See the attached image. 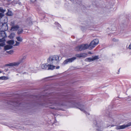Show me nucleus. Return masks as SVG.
I'll use <instances>...</instances> for the list:
<instances>
[{
  "label": "nucleus",
  "instance_id": "f257e3e1",
  "mask_svg": "<svg viewBox=\"0 0 131 131\" xmlns=\"http://www.w3.org/2000/svg\"><path fill=\"white\" fill-rule=\"evenodd\" d=\"M59 60V57L58 56H51L47 59L48 63L52 64H57Z\"/></svg>",
  "mask_w": 131,
  "mask_h": 131
},
{
  "label": "nucleus",
  "instance_id": "f03ea898",
  "mask_svg": "<svg viewBox=\"0 0 131 131\" xmlns=\"http://www.w3.org/2000/svg\"><path fill=\"white\" fill-rule=\"evenodd\" d=\"M88 48L89 49V45L85 44L78 46L75 48V49L77 51H81L85 50Z\"/></svg>",
  "mask_w": 131,
  "mask_h": 131
},
{
  "label": "nucleus",
  "instance_id": "7ed1b4c3",
  "mask_svg": "<svg viewBox=\"0 0 131 131\" xmlns=\"http://www.w3.org/2000/svg\"><path fill=\"white\" fill-rule=\"evenodd\" d=\"M99 41L98 39H94L92 41L89 46V49H91L94 47L99 43Z\"/></svg>",
  "mask_w": 131,
  "mask_h": 131
},
{
  "label": "nucleus",
  "instance_id": "20e7f679",
  "mask_svg": "<svg viewBox=\"0 0 131 131\" xmlns=\"http://www.w3.org/2000/svg\"><path fill=\"white\" fill-rule=\"evenodd\" d=\"M94 125L96 127L97 130H102L103 129V127L101 126L102 123L101 122H97L95 121L94 123Z\"/></svg>",
  "mask_w": 131,
  "mask_h": 131
},
{
  "label": "nucleus",
  "instance_id": "39448f33",
  "mask_svg": "<svg viewBox=\"0 0 131 131\" xmlns=\"http://www.w3.org/2000/svg\"><path fill=\"white\" fill-rule=\"evenodd\" d=\"M49 106L53 105L55 106H59L60 104L58 103L55 100H49L48 103Z\"/></svg>",
  "mask_w": 131,
  "mask_h": 131
},
{
  "label": "nucleus",
  "instance_id": "423d86ee",
  "mask_svg": "<svg viewBox=\"0 0 131 131\" xmlns=\"http://www.w3.org/2000/svg\"><path fill=\"white\" fill-rule=\"evenodd\" d=\"M130 126H131V122H129L126 125L124 124L122 125L118 126L116 127V129L117 130L123 129Z\"/></svg>",
  "mask_w": 131,
  "mask_h": 131
},
{
  "label": "nucleus",
  "instance_id": "0eeeda50",
  "mask_svg": "<svg viewBox=\"0 0 131 131\" xmlns=\"http://www.w3.org/2000/svg\"><path fill=\"white\" fill-rule=\"evenodd\" d=\"M6 36V35L4 31L0 32V42H3L4 40L5 41V38Z\"/></svg>",
  "mask_w": 131,
  "mask_h": 131
},
{
  "label": "nucleus",
  "instance_id": "6e6552de",
  "mask_svg": "<svg viewBox=\"0 0 131 131\" xmlns=\"http://www.w3.org/2000/svg\"><path fill=\"white\" fill-rule=\"evenodd\" d=\"M76 59L75 57H73L71 58L65 60L63 62V63L64 64H67L68 63L72 62Z\"/></svg>",
  "mask_w": 131,
  "mask_h": 131
},
{
  "label": "nucleus",
  "instance_id": "1a4fd4ad",
  "mask_svg": "<svg viewBox=\"0 0 131 131\" xmlns=\"http://www.w3.org/2000/svg\"><path fill=\"white\" fill-rule=\"evenodd\" d=\"M98 59V56H95L93 57L92 58H87L85 60V61H86L90 62Z\"/></svg>",
  "mask_w": 131,
  "mask_h": 131
},
{
  "label": "nucleus",
  "instance_id": "9d476101",
  "mask_svg": "<svg viewBox=\"0 0 131 131\" xmlns=\"http://www.w3.org/2000/svg\"><path fill=\"white\" fill-rule=\"evenodd\" d=\"M78 108L80 110L84 112L86 115H87V114L89 115L90 114L89 113H87L84 111V108H85V106L84 105L82 104L80 105H79Z\"/></svg>",
  "mask_w": 131,
  "mask_h": 131
},
{
  "label": "nucleus",
  "instance_id": "9b49d317",
  "mask_svg": "<svg viewBox=\"0 0 131 131\" xmlns=\"http://www.w3.org/2000/svg\"><path fill=\"white\" fill-rule=\"evenodd\" d=\"M21 61H20L19 60L18 61L16 62H14L13 63H10L8 64L9 66H18L19 65L21 62Z\"/></svg>",
  "mask_w": 131,
  "mask_h": 131
},
{
  "label": "nucleus",
  "instance_id": "f8f14e48",
  "mask_svg": "<svg viewBox=\"0 0 131 131\" xmlns=\"http://www.w3.org/2000/svg\"><path fill=\"white\" fill-rule=\"evenodd\" d=\"M88 56V54L86 53H82L80 54H77L76 55V57L79 58H85Z\"/></svg>",
  "mask_w": 131,
  "mask_h": 131
},
{
  "label": "nucleus",
  "instance_id": "ddd939ff",
  "mask_svg": "<svg viewBox=\"0 0 131 131\" xmlns=\"http://www.w3.org/2000/svg\"><path fill=\"white\" fill-rule=\"evenodd\" d=\"M20 102H17L16 101H14V102H12L10 104L13 105L15 106H20ZM10 104V103H9Z\"/></svg>",
  "mask_w": 131,
  "mask_h": 131
},
{
  "label": "nucleus",
  "instance_id": "4468645a",
  "mask_svg": "<svg viewBox=\"0 0 131 131\" xmlns=\"http://www.w3.org/2000/svg\"><path fill=\"white\" fill-rule=\"evenodd\" d=\"M19 28V27L18 25H16L15 26H13V27H12L10 30L13 31H16L18 30Z\"/></svg>",
  "mask_w": 131,
  "mask_h": 131
},
{
  "label": "nucleus",
  "instance_id": "2eb2a0df",
  "mask_svg": "<svg viewBox=\"0 0 131 131\" xmlns=\"http://www.w3.org/2000/svg\"><path fill=\"white\" fill-rule=\"evenodd\" d=\"M48 63L43 64L41 66V67L42 69L48 70Z\"/></svg>",
  "mask_w": 131,
  "mask_h": 131
},
{
  "label": "nucleus",
  "instance_id": "dca6fc26",
  "mask_svg": "<svg viewBox=\"0 0 131 131\" xmlns=\"http://www.w3.org/2000/svg\"><path fill=\"white\" fill-rule=\"evenodd\" d=\"M51 64H48V70H53L54 69L55 66L52 65H51Z\"/></svg>",
  "mask_w": 131,
  "mask_h": 131
},
{
  "label": "nucleus",
  "instance_id": "f3484780",
  "mask_svg": "<svg viewBox=\"0 0 131 131\" xmlns=\"http://www.w3.org/2000/svg\"><path fill=\"white\" fill-rule=\"evenodd\" d=\"M12 47L13 46H12L10 45H7L5 46L4 48L6 50H8L11 49Z\"/></svg>",
  "mask_w": 131,
  "mask_h": 131
},
{
  "label": "nucleus",
  "instance_id": "a211bd4d",
  "mask_svg": "<svg viewBox=\"0 0 131 131\" xmlns=\"http://www.w3.org/2000/svg\"><path fill=\"white\" fill-rule=\"evenodd\" d=\"M7 43L9 45H13L14 42V40H10L7 41Z\"/></svg>",
  "mask_w": 131,
  "mask_h": 131
},
{
  "label": "nucleus",
  "instance_id": "6ab92c4d",
  "mask_svg": "<svg viewBox=\"0 0 131 131\" xmlns=\"http://www.w3.org/2000/svg\"><path fill=\"white\" fill-rule=\"evenodd\" d=\"M13 13L10 10H8V12L6 13V15H7L11 16L13 15Z\"/></svg>",
  "mask_w": 131,
  "mask_h": 131
},
{
  "label": "nucleus",
  "instance_id": "aec40b11",
  "mask_svg": "<svg viewBox=\"0 0 131 131\" xmlns=\"http://www.w3.org/2000/svg\"><path fill=\"white\" fill-rule=\"evenodd\" d=\"M15 36V34L14 33H11L9 36V37L10 39L13 38Z\"/></svg>",
  "mask_w": 131,
  "mask_h": 131
},
{
  "label": "nucleus",
  "instance_id": "412c9836",
  "mask_svg": "<svg viewBox=\"0 0 131 131\" xmlns=\"http://www.w3.org/2000/svg\"><path fill=\"white\" fill-rule=\"evenodd\" d=\"M17 40L19 41L22 42L23 40V39L20 37H16Z\"/></svg>",
  "mask_w": 131,
  "mask_h": 131
},
{
  "label": "nucleus",
  "instance_id": "4be33fe9",
  "mask_svg": "<svg viewBox=\"0 0 131 131\" xmlns=\"http://www.w3.org/2000/svg\"><path fill=\"white\" fill-rule=\"evenodd\" d=\"M23 29H19L18 30V34H19L22 33L23 31Z\"/></svg>",
  "mask_w": 131,
  "mask_h": 131
},
{
  "label": "nucleus",
  "instance_id": "5701e85b",
  "mask_svg": "<svg viewBox=\"0 0 131 131\" xmlns=\"http://www.w3.org/2000/svg\"><path fill=\"white\" fill-rule=\"evenodd\" d=\"M7 79V78L5 77L4 76H2L0 77V80H6Z\"/></svg>",
  "mask_w": 131,
  "mask_h": 131
},
{
  "label": "nucleus",
  "instance_id": "b1692460",
  "mask_svg": "<svg viewBox=\"0 0 131 131\" xmlns=\"http://www.w3.org/2000/svg\"><path fill=\"white\" fill-rule=\"evenodd\" d=\"M36 8L37 10H41L40 7L38 5L36 6Z\"/></svg>",
  "mask_w": 131,
  "mask_h": 131
},
{
  "label": "nucleus",
  "instance_id": "393cba45",
  "mask_svg": "<svg viewBox=\"0 0 131 131\" xmlns=\"http://www.w3.org/2000/svg\"><path fill=\"white\" fill-rule=\"evenodd\" d=\"M5 11V10L3 9V8L2 7H0V12L4 13Z\"/></svg>",
  "mask_w": 131,
  "mask_h": 131
},
{
  "label": "nucleus",
  "instance_id": "a878e982",
  "mask_svg": "<svg viewBox=\"0 0 131 131\" xmlns=\"http://www.w3.org/2000/svg\"><path fill=\"white\" fill-rule=\"evenodd\" d=\"M26 57L25 56H24L21 58V59L19 60L20 61H21L22 62L23 61L26 59Z\"/></svg>",
  "mask_w": 131,
  "mask_h": 131
},
{
  "label": "nucleus",
  "instance_id": "bb28decb",
  "mask_svg": "<svg viewBox=\"0 0 131 131\" xmlns=\"http://www.w3.org/2000/svg\"><path fill=\"white\" fill-rule=\"evenodd\" d=\"M28 19V20H27V22L28 23H29V24H32V22L31 21V20H30L31 18H29Z\"/></svg>",
  "mask_w": 131,
  "mask_h": 131
},
{
  "label": "nucleus",
  "instance_id": "cd10ccee",
  "mask_svg": "<svg viewBox=\"0 0 131 131\" xmlns=\"http://www.w3.org/2000/svg\"><path fill=\"white\" fill-rule=\"evenodd\" d=\"M15 22L14 21H12L10 23V25L11 26H12V27H13V26H15Z\"/></svg>",
  "mask_w": 131,
  "mask_h": 131
},
{
  "label": "nucleus",
  "instance_id": "c85d7f7f",
  "mask_svg": "<svg viewBox=\"0 0 131 131\" xmlns=\"http://www.w3.org/2000/svg\"><path fill=\"white\" fill-rule=\"evenodd\" d=\"M55 24L56 25H57V27H60L61 26V25L57 22H56L55 23Z\"/></svg>",
  "mask_w": 131,
  "mask_h": 131
},
{
  "label": "nucleus",
  "instance_id": "c756f323",
  "mask_svg": "<svg viewBox=\"0 0 131 131\" xmlns=\"http://www.w3.org/2000/svg\"><path fill=\"white\" fill-rule=\"evenodd\" d=\"M16 44L14 45V46H18L20 43L19 42L16 41Z\"/></svg>",
  "mask_w": 131,
  "mask_h": 131
},
{
  "label": "nucleus",
  "instance_id": "7c9ffc66",
  "mask_svg": "<svg viewBox=\"0 0 131 131\" xmlns=\"http://www.w3.org/2000/svg\"><path fill=\"white\" fill-rule=\"evenodd\" d=\"M8 53L9 54H11L13 52V51L12 50H10L9 51H7Z\"/></svg>",
  "mask_w": 131,
  "mask_h": 131
},
{
  "label": "nucleus",
  "instance_id": "2f4dec72",
  "mask_svg": "<svg viewBox=\"0 0 131 131\" xmlns=\"http://www.w3.org/2000/svg\"><path fill=\"white\" fill-rule=\"evenodd\" d=\"M112 40L113 41L115 42L117 41H118V40L116 39L115 38L113 39Z\"/></svg>",
  "mask_w": 131,
  "mask_h": 131
},
{
  "label": "nucleus",
  "instance_id": "473e14b6",
  "mask_svg": "<svg viewBox=\"0 0 131 131\" xmlns=\"http://www.w3.org/2000/svg\"><path fill=\"white\" fill-rule=\"evenodd\" d=\"M4 45L5 43H0V46H3Z\"/></svg>",
  "mask_w": 131,
  "mask_h": 131
},
{
  "label": "nucleus",
  "instance_id": "72a5a7b5",
  "mask_svg": "<svg viewBox=\"0 0 131 131\" xmlns=\"http://www.w3.org/2000/svg\"><path fill=\"white\" fill-rule=\"evenodd\" d=\"M128 48L130 49H131V43H130V45H129L128 47Z\"/></svg>",
  "mask_w": 131,
  "mask_h": 131
},
{
  "label": "nucleus",
  "instance_id": "f704fd0d",
  "mask_svg": "<svg viewBox=\"0 0 131 131\" xmlns=\"http://www.w3.org/2000/svg\"><path fill=\"white\" fill-rule=\"evenodd\" d=\"M36 0H30V1L32 3H34L36 2Z\"/></svg>",
  "mask_w": 131,
  "mask_h": 131
},
{
  "label": "nucleus",
  "instance_id": "c9c22d12",
  "mask_svg": "<svg viewBox=\"0 0 131 131\" xmlns=\"http://www.w3.org/2000/svg\"><path fill=\"white\" fill-rule=\"evenodd\" d=\"M59 68H60V67L59 66H58L56 67V69H59Z\"/></svg>",
  "mask_w": 131,
  "mask_h": 131
},
{
  "label": "nucleus",
  "instance_id": "e433bc0d",
  "mask_svg": "<svg viewBox=\"0 0 131 131\" xmlns=\"http://www.w3.org/2000/svg\"><path fill=\"white\" fill-rule=\"evenodd\" d=\"M88 53L89 54H92V53L91 52H88Z\"/></svg>",
  "mask_w": 131,
  "mask_h": 131
},
{
  "label": "nucleus",
  "instance_id": "4c0bfd02",
  "mask_svg": "<svg viewBox=\"0 0 131 131\" xmlns=\"http://www.w3.org/2000/svg\"><path fill=\"white\" fill-rule=\"evenodd\" d=\"M2 17V14L1 13H0V17Z\"/></svg>",
  "mask_w": 131,
  "mask_h": 131
},
{
  "label": "nucleus",
  "instance_id": "58836bf2",
  "mask_svg": "<svg viewBox=\"0 0 131 131\" xmlns=\"http://www.w3.org/2000/svg\"><path fill=\"white\" fill-rule=\"evenodd\" d=\"M50 108H54V107H50Z\"/></svg>",
  "mask_w": 131,
  "mask_h": 131
},
{
  "label": "nucleus",
  "instance_id": "ea45409f",
  "mask_svg": "<svg viewBox=\"0 0 131 131\" xmlns=\"http://www.w3.org/2000/svg\"><path fill=\"white\" fill-rule=\"evenodd\" d=\"M50 77H47V78H49Z\"/></svg>",
  "mask_w": 131,
  "mask_h": 131
},
{
  "label": "nucleus",
  "instance_id": "a19ab883",
  "mask_svg": "<svg viewBox=\"0 0 131 131\" xmlns=\"http://www.w3.org/2000/svg\"><path fill=\"white\" fill-rule=\"evenodd\" d=\"M2 72H1V71H0V73H1Z\"/></svg>",
  "mask_w": 131,
  "mask_h": 131
}]
</instances>
